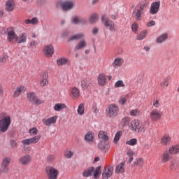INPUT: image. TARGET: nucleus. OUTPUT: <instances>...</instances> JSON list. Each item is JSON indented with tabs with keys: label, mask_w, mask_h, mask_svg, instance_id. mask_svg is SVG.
<instances>
[{
	"label": "nucleus",
	"mask_w": 179,
	"mask_h": 179,
	"mask_svg": "<svg viewBox=\"0 0 179 179\" xmlns=\"http://www.w3.org/2000/svg\"><path fill=\"white\" fill-rule=\"evenodd\" d=\"M0 134H5L10 127V116H7L6 113H2L0 114Z\"/></svg>",
	"instance_id": "nucleus-1"
},
{
	"label": "nucleus",
	"mask_w": 179,
	"mask_h": 179,
	"mask_svg": "<svg viewBox=\"0 0 179 179\" xmlns=\"http://www.w3.org/2000/svg\"><path fill=\"white\" fill-rule=\"evenodd\" d=\"M106 114L108 118L114 119L120 114V108L116 104L111 103L106 108Z\"/></svg>",
	"instance_id": "nucleus-2"
},
{
	"label": "nucleus",
	"mask_w": 179,
	"mask_h": 179,
	"mask_svg": "<svg viewBox=\"0 0 179 179\" xmlns=\"http://www.w3.org/2000/svg\"><path fill=\"white\" fill-rule=\"evenodd\" d=\"M59 6L64 12H68V10H72L75 8V3L72 0L57 1L56 3V8H59Z\"/></svg>",
	"instance_id": "nucleus-3"
},
{
	"label": "nucleus",
	"mask_w": 179,
	"mask_h": 179,
	"mask_svg": "<svg viewBox=\"0 0 179 179\" xmlns=\"http://www.w3.org/2000/svg\"><path fill=\"white\" fill-rule=\"evenodd\" d=\"M129 127L131 131H136V132H145L146 131V127L142 122L136 120H132Z\"/></svg>",
	"instance_id": "nucleus-4"
},
{
	"label": "nucleus",
	"mask_w": 179,
	"mask_h": 179,
	"mask_svg": "<svg viewBox=\"0 0 179 179\" xmlns=\"http://www.w3.org/2000/svg\"><path fill=\"white\" fill-rule=\"evenodd\" d=\"M102 23L106 29H109L110 31L115 30V24L112 20H110L107 15H103L101 17Z\"/></svg>",
	"instance_id": "nucleus-5"
},
{
	"label": "nucleus",
	"mask_w": 179,
	"mask_h": 179,
	"mask_svg": "<svg viewBox=\"0 0 179 179\" xmlns=\"http://www.w3.org/2000/svg\"><path fill=\"white\" fill-rule=\"evenodd\" d=\"M45 172L48 179H58V170L55 169V168L48 166L45 168Z\"/></svg>",
	"instance_id": "nucleus-6"
},
{
	"label": "nucleus",
	"mask_w": 179,
	"mask_h": 179,
	"mask_svg": "<svg viewBox=\"0 0 179 179\" xmlns=\"http://www.w3.org/2000/svg\"><path fill=\"white\" fill-rule=\"evenodd\" d=\"M162 115L163 113L157 109H154L150 113V118L153 122L159 121L162 118Z\"/></svg>",
	"instance_id": "nucleus-7"
},
{
	"label": "nucleus",
	"mask_w": 179,
	"mask_h": 179,
	"mask_svg": "<svg viewBox=\"0 0 179 179\" xmlns=\"http://www.w3.org/2000/svg\"><path fill=\"white\" fill-rule=\"evenodd\" d=\"M40 139H41V135H37L32 138L22 140V143L24 145H33V143H37Z\"/></svg>",
	"instance_id": "nucleus-8"
},
{
	"label": "nucleus",
	"mask_w": 179,
	"mask_h": 179,
	"mask_svg": "<svg viewBox=\"0 0 179 179\" xmlns=\"http://www.w3.org/2000/svg\"><path fill=\"white\" fill-rule=\"evenodd\" d=\"M114 168L113 166H109L108 168L105 167L102 172L103 179H109L110 177L113 176V171Z\"/></svg>",
	"instance_id": "nucleus-9"
},
{
	"label": "nucleus",
	"mask_w": 179,
	"mask_h": 179,
	"mask_svg": "<svg viewBox=\"0 0 179 179\" xmlns=\"http://www.w3.org/2000/svg\"><path fill=\"white\" fill-rule=\"evenodd\" d=\"M7 41H8V43H13L14 40L16 41L17 35L13 29H7Z\"/></svg>",
	"instance_id": "nucleus-10"
},
{
	"label": "nucleus",
	"mask_w": 179,
	"mask_h": 179,
	"mask_svg": "<svg viewBox=\"0 0 179 179\" xmlns=\"http://www.w3.org/2000/svg\"><path fill=\"white\" fill-rule=\"evenodd\" d=\"M160 8V1H155L151 4L150 9V15H156Z\"/></svg>",
	"instance_id": "nucleus-11"
},
{
	"label": "nucleus",
	"mask_w": 179,
	"mask_h": 179,
	"mask_svg": "<svg viewBox=\"0 0 179 179\" xmlns=\"http://www.w3.org/2000/svg\"><path fill=\"white\" fill-rule=\"evenodd\" d=\"M57 118H58V116H53V117H49L48 119H43L42 122L46 127H51V125H52V124H55L57 122Z\"/></svg>",
	"instance_id": "nucleus-12"
},
{
	"label": "nucleus",
	"mask_w": 179,
	"mask_h": 179,
	"mask_svg": "<svg viewBox=\"0 0 179 179\" xmlns=\"http://www.w3.org/2000/svg\"><path fill=\"white\" fill-rule=\"evenodd\" d=\"M142 15H143V11H142V10H139V8H136L134 9L132 16L133 17H135L136 22L142 20Z\"/></svg>",
	"instance_id": "nucleus-13"
},
{
	"label": "nucleus",
	"mask_w": 179,
	"mask_h": 179,
	"mask_svg": "<svg viewBox=\"0 0 179 179\" xmlns=\"http://www.w3.org/2000/svg\"><path fill=\"white\" fill-rule=\"evenodd\" d=\"M19 162L22 166H27L31 162V156L25 155L20 157Z\"/></svg>",
	"instance_id": "nucleus-14"
},
{
	"label": "nucleus",
	"mask_w": 179,
	"mask_h": 179,
	"mask_svg": "<svg viewBox=\"0 0 179 179\" xmlns=\"http://www.w3.org/2000/svg\"><path fill=\"white\" fill-rule=\"evenodd\" d=\"M44 53L45 57L50 58L54 55V46L52 45H48L45 47Z\"/></svg>",
	"instance_id": "nucleus-15"
},
{
	"label": "nucleus",
	"mask_w": 179,
	"mask_h": 179,
	"mask_svg": "<svg viewBox=\"0 0 179 179\" xmlns=\"http://www.w3.org/2000/svg\"><path fill=\"white\" fill-rule=\"evenodd\" d=\"M87 46V43L85 39L80 41L78 44L74 48V51L76 52V51H79V50H82L83 48H85V47Z\"/></svg>",
	"instance_id": "nucleus-16"
},
{
	"label": "nucleus",
	"mask_w": 179,
	"mask_h": 179,
	"mask_svg": "<svg viewBox=\"0 0 179 179\" xmlns=\"http://www.w3.org/2000/svg\"><path fill=\"white\" fill-rule=\"evenodd\" d=\"M92 85V81L90 79L84 78L81 80V87L83 90H87Z\"/></svg>",
	"instance_id": "nucleus-17"
},
{
	"label": "nucleus",
	"mask_w": 179,
	"mask_h": 179,
	"mask_svg": "<svg viewBox=\"0 0 179 179\" xmlns=\"http://www.w3.org/2000/svg\"><path fill=\"white\" fill-rule=\"evenodd\" d=\"M41 76L42 79L40 82V85L42 86V87H44V86H47L48 84V73L43 72Z\"/></svg>",
	"instance_id": "nucleus-18"
},
{
	"label": "nucleus",
	"mask_w": 179,
	"mask_h": 179,
	"mask_svg": "<svg viewBox=\"0 0 179 179\" xmlns=\"http://www.w3.org/2000/svg\"><path fill=\"white\" fill-rule=\"evenodd\" d=\"M98 148L100 150H108L110 144L107 141H100L98 143Z\"/></svg>",
	"instance_id": "nucleus-19"
},
{
	"label": "nucleus",
	"mask_w": 179,
	"mask_h": 179,
	"mask_svg": "<svg viewBox=\"0 0 179 179\" xmlns=\"http://www.w3.org/2000/svg\"><path fill=\"white\" fill-rule=\"evenodd\" d=\"M167 38H169V34L167 33L162 34L157 37L156 39V43L157 44H163V43H164Z\"/></svg>",
	"instance_id": "nucleus-20"
},
{
	"label": "nucleus",
	"mask_w": 179,
	"mask_h": 179,
	"mask_svg": "<svg viewBox=\"0 0 179 179\" xmlns=\"http://www.w3.org/2000/svg\"><path fill=\"white\" fill-rule=\"evenodd\" d=\"M15 9V1L13 0H8L6 3V10L7 12H13Z\"/></svg>",
	"instance_id": "nucleus-21"
},
{
	"label": "nucleus",
	"mask_w": 179,
	"mask_h": 179,
	"mask_svg": "<svg viewBox=\"0 0 179 179\" xmlns=\"http://www.w3.org/2000/svg\"><path fill=\"white\" fill-rule=\"evenodd\" d=\"M15 41L18 44H22V43H26V41H27V36H26V34L22 33V34H20L18 36H17Z\"/></svg>",
	"instance_id": "nucleus-22"
},
{
	"label": "nucleus",
	"mask_w": 179,
	"mask_h": 179,
	"mask_svg": "<svg viewBox=\"0 0 179 179\" xmlns=\"http://www.w3.org/2000/svg\"><path fill=\"white\" fill-rule=\"evenodd\" d=\"M94 170H95V168L94 166H90L83 171V176L84 177H92V176H93V173Z\"/></svg>",
	"instance_id": "nucleus-23"
},
{
	"label": "nucleus",
	"mask_w": 179,
	"mask_h": 179,
	"mask_svg": "<svg viewBox=\"0 0 179 179\" xmlns=\"http://www.w3.org/2000/svg\"><path fill=\"white\" fill-rule=\"evenodd\" d=\"M85 37V34H77L76 35L71 36L68 39V43H71V41H76L78 40H80V38H83Z\"/></svg>",
	"instance_id": "nucleus-24"
},
{
	"label": "nucleus",
	"mask_w": 179,
	"mask_h": 179,
	"mask_svg": "<svg viewBox=\"0 0 179 179\" xmlns=\"http://www.w3.org/2000/svg\"><path fill=\"white\" fill-rule=\"evenodd\" d=\"M171 159V155L169 153V151H164L161 158L162 163H167V162H170Z\"/></svg>",
	"instance_id": "nucleus-25"
},
{
	"label": "nucleus",
	"mask_w": 179,
	"mask_h": 179,
	"mask_svg": "<svg viewBox=\"0 0 179 179\" xmlns=\"http://www.w3.org/2000/svg\"><path fill=\"white\" fill-rule=\"evenodd\" d=\"M171 143V137H170V136L169 135H164L161 139V143L164 146H167L168 145H170Z\"/></svg>",
	"instance_id": "nucleus-26"
},
{
	"label": "nucleus",
	"mask_w": 179,
	"mask_h": 179,
	"mask_svg": "<svg viewBox=\"0 0 179 179\" xmlns=\"http://www.w3.org/2000/svg\"><path fill=\"white\" fill-rule=\"evenodd\" d=\"M106 81H107V78H106V75L100 74L98 76V83L99 86H104L106 85Z\"/></svg>",
	"instance_id": "nucleus-27"
},
{
	"label": "nucleus",
	"mask_w": 179,
	"mask_h": 179,
	"mask_svg": "<svg viewBox=\"0 0 179 179\" xmlns=\"http://www.w3.org/2000/svg\"><path fill=\"white\" fill-rule=\"evenodd\" d=\"M148 5H149V1L148 0H142L138 6H139V10L143 11L144 9H146L148 8Z\"/></svg>",
	"instance_id": "nucleus-28"
},
{
	"label": "nucleus",
	"mask_w": 179,
	"mask_h": 179,
	"mask_svg": "<svg viewBox=\"0 0 179 179\" xmlns=\"http://www.w3.org/2000/svg\"><path fill=\"white\" fill-rule=\"evenodd\" d=\"M23 92H24V87L23 86L17 87L16 88V90L14 92L13 97L14 98L19 97V96H20V94L23 93Z\"/></svg>",
	"instance_id": "nucleus-29"
},
{
	"label": "nucleus",
	"mask_w": 179,
	"mask_h": 179,
	"mask_svg": "<svg viewBox=\"0 0 179 179\" xmlns=\"http://www.w3.org/2000/svg\"><path fill=\"white\" fill-rule=\"evenodd\" d=\"M27 99L30 103H34L37 100V95L34 92H29L27 94Z\"/></svg>",
	"instance_id": "nucleus-30"
},
{
	"label": "nucleus",
	"mask_w": 179,
	"mask_h": 179,
	"mask_svg": "<svg viewBox=\"0 0 179 179\" xmlns=\"http://www.w3.org/2000/svg\"><path fill=\"white\" fill-rule=\"evenodd\" d=\"M94 178L95 179L99 178V177H100V175L101 174V166H99L96 168H95V169L94 170Z\"/></svg>",
	"instance_id": "nucleus-31"
},
{
	"label": "nucleus",
	"mask_w": 179,
	"mask_h": 179,
	"mask_svg": "<svg viewBox=\"0 0 179 179\" xmlns=\"http://www.w3.org/2000/svg\"><path fill=\"white\" fill-rule=\"evenodd\" d=\"M124 166H125V162H122L120 163V164H119L117 167H116V170H115V173H117V174L120 173H124Z\"/></svg>",
	"instance_id": "nucleus-32"
},
{
	"label": "nucleus",
	"mask_w": 179,
	"mask_h": 179,
	"mask_svg": "<svg viewBox=\"0 0 179 179\" xmlns=\"http://www.w3.org/2000/svg\"><path fill=\"white\" fill-rule=\"evenodd\" d=\"M65 108H66V105H65V103H56L54 106L55 111H61V110Z\"/></svg>",
	"instance_id": "nucleus-33"
},
{
	"label": "nucleus",
	"mask_w": 179,
	"mask_h": 179,
	"mask_svg": "<svg viewBox=\"0 0 179 179\" xmlns=\"http://www.w3.org/2000/svg\"><path fill=\"white\" fill-rule=\"evenodd\" d=\"M145 163V161H143V159L142 158H137L136 159L135 162L132 164V166H138V167H142L143 166V164Z\"/></svg>",
	"instance_id": "nucleus-34"
},
{
	"label": "nucleus",
	"mask_w": 179,
	"mask_h": 179,
	"mask_svg": "<svg viewBox=\"0 0 179 179\" xmlns=\"http://www.w3.org/2000/svg\"><path fill=\"white\" fill-rule=\"evenodd\" d=\"M99 19V14L97 13H94L91 15L90 18V23L91 24H93L94 23H96L97 20Z\"/></svg>",
	"instance_id": "nucleus-35"
},
{
	"label": "nucleus",
	"mask_w": 179,
	"mask_h": 179,
	"mask_svg": "<svg viewBox=\"0 0 179 179\" xmlns=\"http://www.w3.org/2000/svg\"><path fill=\"white\" fill-rule=\"evenodd\" d=\"M79 93H80L79 89H78L77 87L72 88L71 94L73 99H78L80 96Z\"/></svg>",
	"instance_id": "nucleus-36"
},
{
	"label": "nucleus",
	"mask_w": 179,
	"mask_h": 179,
	"mask_svg": "<svg viewBox=\"0 0 179 179\" xmlns=\"http://www.w3.org/2000/svg\"><path fill=\"white\" fill-rule=\"evenodd\" d=\"M98 138L99 139H102L103 141H108V136L104 134V131H99V133L98 134Z\"/></svg>",
	"instance_id": "nucleus-37"
},
{
	"label": "nucleus",
	"mask_w": 179,
	"mask_h": 179,
	"mask_svg": "<svg viewBox=\"0 0 179 179\" xmlns=\"http://www.w3.org/2000/svg\"><path fill=\"white\" fill-rule=\"evenodd\" d=\"M130 121L131 119L129 117H126L122 119L120 124L122 127H127V125H129Z\"/></svg>",
	"instance_id": "nucleus-38"
},
{
	"label": "nucleus",
	"mask_w": 179,
	"mask_h": 179,
	"mask_svg": "<svg viewBox=\"0 0 179 179\" xmlns=\"http://www.w3.org/2000/svg\"><path fill=\"white\" fill-rule=\"evenodd\" d=\"M146 34H148V31L144 30L141 31L137 36H136V40H143L144 38H146Z\"/></svg>",
	"instance_id": "nucleus-39"
},
{
	"label": "nucleus",
	"mask_w": 179,
	"mask_h": 179,
	"mask_svg": "<svg viewBox=\"0 0 179 179\" xmlns=\"http://www.w3.org/2000/svg\"><path fill=\"white\" fill-rule=\"evenodd\" d=\"M122 62H124L122 59L116 58L113 63V66H121V65H122Z\"/></svg>",
	"instance_id": "nucleus-40"
},
{
	"label": "nucleus",
	"mask_w": 179,
	"mask_h": 179,
	"mask_svg": "<svg viewBox=\"0 0 179 179\" xmlns=\"http://www.w3.org/2000/svg\"><path fill=\"white\" fill-rule=\"evenodd\" d=\"M93 138H94V136L93 134L90 132L85 136V140L86 142H93Z\"/></svg>",
	"instance_id": "nucleus-41"
},
{
	"label": "nucleus",
	"mask_w": 179,
	"mask_h": 179,
	"mask_svg": "<svg viewBox=\"0 0 179 179\" xmlns=\"http://www.w3.org/2000/svg\"><path fill=\"white\" fill-rule=\"evenodd\" d=\"M10 162H11L10 157H6L3 159L1 165L7 166V167H9V164H10Z\"/></svg>",
	"instance_id": "nucleus-42"
},
{
	"label": "nucleus",
	"mask_w": 179,
	"mask_h": 179,
	"mask_svg": "<svg viewBox=\"0 0 179 179\" xmlns=\"http://www.w3.org/2000/svg\"><path fill=\"white\" fill-rule=\"evenodd\" d=\"M68 62V59L66 58H60L59 59L57 60V65H59V66H62V65H66V64H67Z\"/></svg>",
	"instance_id": "nucleus-43"
},
{
	"label": "nucleus",
	"mask_w": 179,
	"mask_h": 179,
	"mask_svg": "<svg viewBox=\"0 0 179 179\" xmlns=\"http://www.w3.org/2000/svg\"><path fill=\"white\" fill-rule=\"evenodd\" d=\"M122 135V131H117L115 134V136L114 138V143H115V144L118 143V141H120V138H121Z\"/></svg>",
	"instance_id": "nucleus-44"
},
{
	"label": "nucleus",
	"mask_w": 179,
	"mask_h": 179,
	"mask_svg": "<svg viewBox=\"0 0 179 179\" xmlns=\"http://www.w3.org/2000/svg\"><path fill=\"white\" fill-rule=\"evenodd\" d=\"M78 113L79 115H83V114H85V105L83 103L79 105L78 108Z\"/></svg>",
	"instance_id": "nucleus-45"
},
{
	"label": "nucleus",
	"mask_w": 179,
	"mask_h": 179,
	"mask_svg": "<svg viewBox=\"0 0 179 179\" xmlns=\"http://www.w3.org/2000/svg\"><path fill=\"white\" fill-rule=\"evenodd\" d=\"M29 134H30L31 136H36L38 134V130L36 127H32L29 129Z\"/></svg>",
	"instance_id": "nucleus-46"
},
{
	"label": "nucleus",
	"mask_w": 179,
	"mask_h": 179,
	"mask_svg": "<svg viewBox=\"0 0 179 179\" xmlns=\"http://www.w3.org/2000/svg\"><path fill=\"white\" fill-rule=\"evenodd\" d=\"M0 171H1V173H3L4 174H7V173L9 172V166L1 164Z\"/></svg>",
	"instance_id": "nucleus-47"
},
{
	"label": "nucleus",
	"mask_w": 179,
	"mask_h": 179,
	"mask_svg": "<svg viewBox=\"0 0 179 179\" xmlns=\"http://www.w3.org/2000/svg\"><path fill=\"white\" fill-rule=\"evenodd\" d=\"M127 145H130V146H135L138 143V140L136 138H131L126 142Z\"/></svg>",
	"instance_id": "nucleus-48"
},
{
	"label": "nucleus",
	"mask_w": 179,
	"mask_h": 179,
	"mask_svg": "<svg viewBox=\"0 0 179 179\" xmlns=\"http://www.w3.org/2000/svg\"><path fill=\"white\" fill-rule=\"evenodd\" d=\"M79 18L80 17L78 15H75L71 18V23L72 24H79Z\"/></svg>",
	"instance_id": "nucleus-49"
},
{
	"label": "nucleus",
	"mask_w": 179,
	"mask_h": 179,
	"mask_svg": "<svg viewBox=\"0 0 179 179\" xmlns=\"http://www.w3.org/2000/svg\"><path fill=\"white\" fill-rule=\"evenodd\" d=\"M115 87H125V84H124V81L120 80L115 83Z\"/></svg>",
	"instance_id": "nucleus-50"
},
{
	"label": "nucleus",
	"mask_w": 179,
	"mask_h": 179,
	"mask_svg": "<svg viewBox=\"0 0 179 179\" xmlns=\"http://www.w3.org/2000/svg\"><path fill=\"white\" fill-rule=\"evenodd\" d=\"M64 156L66 159H71L73 156V152L72 151L66 150L64 152Z\"/></svg>",
	"instance_id": "nucleus-51"
},
{
	"label": "nucleus",
	"mask_w": 179,
	"mask_h": 179,
	"mask_svg": "<svg viewBox=\"0 0 179 179\" xmlns=\"http://www.w3.org/2000/svg\"><path fill=\"white\" fill-rule=\"evenodd\" d=\"M130 115L131 117H137V115H139V110L138 109H134L130 111Z\"/></svg>",
	"instance_id": "nucleus-52"
},
{
	"label": "nucleus",
	"mask_w": 179,
	"mask_h": 179,
	"mask_svg": "<svg viewBox=\"0 0 179 179\" xmlns=\"http://www.w3.org/2000/svg\"><path fill=\"white\" fill-rule=\"evenodd\" d=\"M131 30L134 33L136 34L138 33V24L136 22H134L131 25Z\"/></svg>",
	"instance_id": "nucleus-53"
},
{
	"label": "nucleus",
	"mask_w": 179,
	"mask_h": 179,
	"mask_svg": "<svg viewBox=\"0 0 179 179\" xmlns=\"http://www.w3.org/2000/svg\"><path fill=\"white\" fill-rule=\"evenodd\" d=\"M177 167H178V165H177V163H176V162L172 161L171 162V170L172 171H174V170L177 169Z\"/></svg>",
	"instance_id": "nucleus-54"
},
{
	"label": "nucleus",
	"mask_w": 179,
	"mask_h": 179,
	"mask_svg": "<svg viewBox=\"0 0 179 179\" xmlns=\"http://www.w3.org/2000/svg\"><path fill=\"white\" fill-rule=\"evenodd\" d=\"M162 87H167L169 86V79L166 78L161 83Z\"/></svg>",
	"instance_id": "nucleus-55"
},
{
	"label": "nucleus",
	"mask_w": 179,
	"mask_h": 179,
	"mask_svg": "<svg viewBox=\"0 0 179 179\" xmlns=\"http://www.w3.org/2000/svg\"><path fill=\"white\" fill-rule=\"evenodd\" d=\"M10 144L11 145V148H13V149H15V148H17V142H16L15 139H11L10 141Z\"/></svg>",
	"instance_id": "nucleus-56"
},
{
	"label": "nucleus",
	"mask_w": 179,
	"mask_h": 179,
	"mask_svg": "<svg viewBox=\"0 0 179 179\" xmlns=\"http://www.w3.org/2000/svg\"><path fill=\"white\" fill-rule=\"evenodd\" d=\"M87 23V20L85 17L79 18L78 24H86Z\"/></svg>",
	"instance_id": "nucleus-57"
},
{
	"label": "nucleus",
	"mask_w": 179,
	"mask_h": 179,
	"mask_svg": "<svg viewBox=\"0 0 179 179\" xmlns=\"http://www.w3.org/2000/svg\"><path fill=\"white\" fill-rule=\"evenodd\" d=\"M9 57H8V55H4L3 56L1 59H0V63L1 64H5L6 62V61H8Z\"/></svg>",
	"instance_id": "nucleus-58"
},
{
	"label": "nucleus",
	"mask_w": 179,
	"mask_h": 179,
	"mask_svg": "<svg viewBox=\"0 0 179 179\" xmlns=\"http://www.w3.org/2000/svg\"><path fill=\"white\" fill-rule=\"evenodd\" d=\"M168 152L169 153V155L171 156V155H176V148H175L174 145L169 148Z\"/></svg>",
	"instance_id": "nucleus-59"
},
{
	"label": "nucleus",
	"mask_w": 179,
	"mask_h": 179,
	"mask_svg": "<svg viewBox=\"0 0 179 179\" xmlns=\"http://www.w3.org/2000/svg\"><path fill=\"white\" fill-rule=\"evenodd\" d=\"M54 160H55V156H54V155H48L47 157V162L48 163H51V162H54Z\"/></svg>",
	"instance_id": "nucleus-60"
},
{
	"label": "nucleus",
	"mask_w": 179,
	"mask_h": 179,
	"mask_svg": "<svg viewBox=\"0 0 179 179\" xmlns=\"http://www.w3.org/2000/svg\"><path fill=\"white\" fill-rule=\"evenodd\" d=\"M153 107H155V108H159L160 107V103L159 102V99L153 101Z\"/></svg>",
	"instance_id": "nucleus-61"
},
{
	"label": "nucleus",
	"mask_w": 179,
	"mask_h": 179,
	"mask_svg": "<svg viewBox=\"0 0 179 179\" xmlns=\"http://www.w3.org/2000/svg\"><path fill=\"white\" fill-rule=\"evenodd\" d=\"M34 103L35 106H40V104H43V103H44V101H41L36 97V99L34 101Z\"/></svg>",
	"instance_id": "nucleus-62"
},
{
	"label": "nucleus",
	"mask_w": 179,
	"mask_h": 179,
	"mask_svg": "<svg viewBox=\"0 0 179 179\" xmlns=\"http://www.w3.org/2000/svg\"><path fill=\"white\" fill-rule=\"evenodd\" d=\"M31 24H38V18L37 17H33L31 20Z\"/></svg>",
	"instance_id": "nucleus-63"
},
{
	"label": "nucleus",
	"mask_w": 179,
	"mask_h": 179,
	"mask_svg": "<svg viewBox=\"0 0 179 179\" xmlns=\"http://www.w3.org/2000/svg\"><path fill=\"white\" fill-rule=\"evenodd\" d=\"M127 103V98H120L119 100V103L121 104V106H124Z\"/></svg>",
	"instance_id": "nucleus-64"
}]
</instances>
